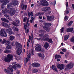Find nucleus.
<instances>
[{"label": "nucleus", "mask_w": 74, "mask_h": 74, "mask_svg": "<svg viewBox=\"0 0 74 74\" xmlns=\"http://www.w3.org/2000/svg\"><path fill=\"white\" fill-rule=\"evenodd\" d=\"M15 45L16 47V53L17 55H19L22 53V45L19 43L16 42H15Z\"/></svg>", "instance_id": "1"}, {"label": "nucleus", "mask_w": 74, "mask_h": 74, "mask_svg": "<svg viewBox=\"0 0 74 74\" xmlns=\"http://www.w3.org/2000/svg\"><path fill=\"white\" fill-rule=\"evenodd\" d=\"M16 11L15 9L12 8H10V10H8L7 9L5 10H3L2 13L3 14H7V13H9L10 15H14Z\"/></svg>", "instance_id": "2"}, {"label": "nucleus", "mask_w": 74, "mask_h": 74, "mask_svg": "<svg viewBox=\"0 0 74 74\" xmlns=\"http://www.w3.org/2000/svg\"><path fill=\"white\" fill-rule=\"evenodd\" d=\"M2 25L5 27H8V29L6 30V33H8L10 35H11L12 34V29L10 27V25H11V24H9V25L5 23H2Z\"/></svg>", "instance_id": "3"}, {"label": "nucleus", "mask_w": 74, "mask_h": 74, "mask_svg": "<svg viewBox=\"0 0 74 74\" xmlns=\"http://www.w3.org/2000/svg\"><path fill=\"white\" fill-rule=\"evenodd\" d=\"M13 56L10 54H8L7 56V57L5 56L3 58V60L6 62H9L11 60H13Z\"/></svg>", "instance_id": "4"}, {"label": "nucleus", "mask_w": 74, "mask_h": 74, "mask_svg": "<svg viewBox=\"0 0 74 74\" xmlns=\"http://www.w3.org/2000/svg\"><path fill=\"white\" fill-rule=\"evenodd\" d=\"M49 36L47 34H45L42 38H41V40L47 41L50 43L52 42V40L51 39H49Z\"/></svg>", "instance_id": "5"}, {"label": "nucleus", "mask_w": 74, "mask_h": 74, "mask_svg": "<svg viewBox=\"0 0 74 74\" xmlns=\"http://www.w3.org/2000/svg\"><path fill=\"white\" fill-rule=\"evenodd\" d=\"M18 4V2L17 1H12V3L10 4H9L7 5L8 8H10V7H12V5H16Z\"/></svg>", "instance_id": "6"}, {"label": "nucleus", "mask_w": 74, "mask_h": 74, "mask_svg": "<svg viewBox=\"0 0 74 74\" xmlns=\"http://www.w3.org/2000/svg\"><path fill=\"white\" fill-rule=\"evenodd\" d=\"M1 3H3L1 7L2 9H5V8L3 7V6H4L5 5H7V4L9 3V0H0Z\"/></svg>", "instance_id": "7"}, {"label": "nucleus", "mask_w": 74, "mask_h": 74, "mask_svg": "<svg viewBox=\"0 0 74 74\" xmlns=\"http://www.w3.org/2000/svg\"><path fill=\"white\" fill-rule=\"evenodd\" d=\"M12 65H9L10 67H12V68H13V69H16V68L17 67H21V66L20 65L18 64V63L16 62H14L12 63Z\"/></svg>", "instance_id": "8"}, {"label": "nucleus", "mask_w": 74, "mask_h": 74, "mask_svg": "<svg viewBox=\"0 0 74 74\" xmlns=\"http://www.w3.org/2000/svg\"><path fill=\"white\" fill-rule=\"evenodd\" d=\"M39 33H42V34H39L40 38H35V39L36 40H41V38H42V37H44V36H42V34H43V33H45V31L44 30H39Z\"/></svg>", "instance_id": "9"}, {"label": "nucleus", "mask_w": 74, "mask_h": 74, "mask_svg": "<svg viewBox=\"0 0 74 74\" xmlns=\"http://www.w3.org/2000/svg\"><path fill=\"white\" fill-rule=\"evenodd\" d=\"M35 45H36L35 47H36L35 48V49L36 51H41L42 50V47L39 44H36Z\"/></svg>", "instance_id": "10"}, {"label": "nucleus", "mask_w": 74, "mask_h": 74, "mask_svg": "<svg viewBox=\"0 0 74 74\" xmlns=\"http://www.w3.org/2000/svg\"><path fill=\"white\" fill-rule=\"evenodd\" d=\"M0 35L2 37H7V34L5 32L4 29H2L1 31H0Z\"/></svg>", "instance_id": "11"}, {"label": "nucleus", "mask_w": 74, "mask_h": 74, "mask_svg": "<svg viewBox=\"0 0 74 74\" xmlns=\"http://www.w3.org/2000/svg\"><path fill=\"white\" fill-rule=\"evenodd\" d=\"M40 4L42 6H47L49 5L48 2L46 1H40Z\"/></svg>", "instance_id": "12"}, {"label": "nucleus", "mask_w": 74, "mask_h": 74, "mask_svg": "<svg viewBox=\"0 0 74 74\" xmlns=\"http://www.w3.org/2000/svg\"><path fill=\"white\" fill-rule=\"evenodd\" d=\"M74 66V64L73 63H71L68 65L66 66V68L65 69V70H67V69L70 70L71 69L72 67H73Z\"/></svg>", "instance_id": "13"}, {"label": "nucleus", "mask_w": 74, "mask_h": 74, "mask_svg": "<svg viewBox=\"0 0 74 74\" xmlns=\"http://www.w3.org/2000/svg\"><path fill=\"white\" fill-rule=\"evenodd\" d=\"M57 67L58 69H59L60 70H62L64 69L65 67V66L63 64H59L57 65Z\"/></svg>", "instance_id": "14"}, {"label": "nucleus", "mask_w": 74, "mask_h": 74, "mask_svg": "<svg viewBox=\"0 0 74 74\" xmlns=\"http://www.w3.org/2000/svg\"><path fill=\"white\" fill-rule=\"evenodd\" d=\"M47 18L48 21H51L54 20L55 17H54V16H47Z\"/></svg>", "instance_id": "15"}, {"label": "nucleus", "mask_w": 74, "mask_h": 74, "mask_svg": "<svg viewBox=\"0 0 74 74\" xmlns=\"http://www.w3.org/2000/svg\"><path fill=\"white\" fill-rule=\"evenodd\" d=\"M20 23V21L18 20H17L15 22L13 21V23H12V24L14 25V26H17L18 25H19V24Z\"/></svg>", "instance_id": "16"}, {"label": "nucleus", "mask_w": 74, "mask_h": 74, "mask_svg": "<svg viewBox=\"0 0 74 74\" xmlns=\"http://www.w3.org/2000/svg\"><path fill=\"white\" fill-rule=\"evenodd\" d=\"M38 56L39 57H40V58H41L43 60V59H44V58L45 57V56H44V54H42L41 53H39L38 54Z\"/></svg>", "instance_id": "17"}, {"label": "nucleus", "mask_w": 74, "mask_h": 74, "mask_svg": "<svg viewBox=\"0 0 74 74\" xmlns=\"http://www.w3.org/2000/svg\"><path fill=\"white\" fill-rule=\"evenodd\" d=\"M40 64L38 63H34L32 64V65L34 67H39L40 66Z\"/></svg>", "instance_id": "18"}, {"label": "nucleus", "mask_w": 74, "mask_h": 74, "mask_svg": "<svg viewBox=\"0 0 74 74\" xmlns=\"http://www.w3.org/2000/svg\"><path fill=\"white\" fill-rule=\"evenodd\" d=\"M27 56V58L26 59V62H27L28 61L30 60V53H29Z\"/></svg>", "instance_id": "19"}, {"label": "nucleus", "mask_w": 74, "mask_h": 74, "mask_svg": "<svg viewBox=\"0 0 74 74\" xmlns=\"http://www.w3.org/2000/svg\"><path fill=\"white\" fill-rule=\"evenodd\" d=\"M29 21V18H28L27 19L26 24H24V28L25 30L26 29H27V23H28Z\"/></svg>", "instance_id": "20"}, {"label": "nucleus", "mask_w": 74, "mask_h": 74, "mask_svg": "<svg viewBox=\"0 0 74 74\" xmlns=\"http://www.w3.org/2000/svg\"><path fill=\"white\" fill-rule=\"evenodd\" d=\"M44 47L45 49H47L49 47V44H48V43L45 42V45Z\"/></svg>", "instance_id": "21"}, {"label": "nucleus", "mask_w": 74, "mask_h": 74, "mask_svg": "<svg viewBox=\"0 0 74 74\" xmlns=\"http://www.w3.org/2000/svg\"><path fill=\"white\" fill-rule=\"evenodd\" d=\"M1 21H4L5 22H6V23H8L9 22V21L8 20L4 18H1Z\"/></svg>", "instance_id": "22"}, {"label": "nucleus", "mask_w": 74, "mask_h": 74, "mask_svg": "<svg viewBox=\"0 0 74 74\" xmlns=\"http://www.w3.org/2000/svg\"><path fill=\"white\" fill-rule=\"evenodd\" d=\"M14 39H15V37L14 36H11L10 37V41H13Z\"/></svg>", "instance_id": "23"}, {"label": "nucleus", "mask_w": 74, "mask_h": 74, "mask_svg": "<svg viewBox=\"0 0 74 74\" xmlns=\"http://www.w3.org/2000/svg\"><path fill=\"white\" fill-rule=\"evenodd\" d=\"M52 69L53 70H55L56 72H58V70H57V69H56V67L55 66L52 65Z\"/></svg>", "instance_id": "24"}, {"label": "nucleus", "mask_w": 74, "mask_h": 74, "mask_svg": "<svg viewBox=\"0 0 74 74\" xmlns=\"http://www.w3.org/2000/svg\"><path fill=\"white\" fill-rule=\"evenodd\" d=\"M44 14V12H39L37 13L35 15V16H38V15H43Z\"/></svg>", "instance_id": "25"}, {"label": "nucleus", "mask_w": 74, "mask_h": 74, "mask_svg": "<svg viewBox=\"0 0 74 74\" xmlns=\"http://www.w3.org/2000/svg\"><path fill=\"white\" fill-rule=\"evenodd\" d=\"M30 40H31V43L32 44V46H33V44H34V40H33V39L29 38V39L28 40L29 42H30Z\"/></svg>", "instance_id": "26"}, {"label": "nucleus", "mask_w": 74, "mask_h": 74, "mask_svg": "<svg viewBox=\"0 0 74 74\" xmlns=\"http://www.w3.org/2000/svg\"><path fill=\"white\" fill-rule=\"evenodd\" d=\"M4 52L5 53H10L12 52V51L10 50H5L4 51Z\"/></svg>", "instance_id": "27"}, {"label": "nucleus", "mask_w": 74, "mask_h": 74, "mask_svg": "<svg viewBox=\"0 0 74 74\" xmlns=\"http://www.w3.org/2000/svg\"><path fill=\"white\" fill-rule=\"evenodd\" d=\"M8 69L9 71V73H10V72H13L14 71V69L12 68H8Z\"/></svg>", "instance_id": "28"}, {"label": "nucleus", "mask_w": 74, "mask_h": 74, "mask_svg": "<svg viewBox=\"0 0 74 74\" xmlns=\"http://www.w3.org/2000/svg\"><path fill=\"white\" fill-rule=\"evenodd\" d=\"M43 28L44 29H45V30H46V31H47V32L49 31V28L47 27L46 26H44Z\"/></svg>", "instance_id": "29"}, {"label": "nucleus", "mask_w": 74, "mask_h": 74, "mask_svg": "<svg viewBox=\"0 0 74 74\" xmlns=\"http://www.w3.org/2000/svg\"><path fill=\"white\" fill-rule=\"evenodd\" d=\"M12 29L14 31H16V32L18 31V29L15 27H12Z\"/></svg>", "instance_id": "30"}, {"label": "nucleus", "mask_w": 74, "mask_h": 74, "mask_svg": "<svg viewBox=\"0 0 74 74\" xmlns=\"http://www.w3.org/2000/svg\"><path fill=\"white\" fill-rule=\"evenodd\" d=\"M7 42V40L5 39H3L1 42V43L2 44H5L6 42Z\"/></svg>", "instance_id": "31"}, {"label": "nucleus", "mask_w": 74, "mask_h": 74, "mask_svg": "<svg viewBox=\"0 0 74 74\" xmlns=\"http://www.w3.org/2000/svg\"><path fill=\"white\" fill-rule=\"evenodd\" d=\"M64 40H67L69 38V35H67L64 36Z\"/></svg>", "instance_id": "32"}, {"label": "nucleus", "mask_w": 74, "mask_h": 74, "mask_svg": "<svg viewBox=\"0 0 74 74\" xmlns=\"http://www.w3.org/2000/svg\"><path fill=\"white\" fill-rule=\"evenodd\" d=\"M61 56L60 55H56L55 56V59H58V58H61Z\"/></svg>", "instance_id": "33"}, {"label": "nucleus", "mask_w": 74, "mask_h": 74, "mask_svg": "<svg viewBox=\"0 0 74 74\" xmlns=\"http://www.w3.org/2000/svg\"><path fill=\"white\" fill-rule=\"evenodd\" d=\"M73 21H71L70 22H69L68 24V26H71L72 24H73Z\"/></svg>", "instance_id": "34"}, {"label": "nucleus", "mask_w": 74, "mask_h": 74, "mask_svg": "<svg viewBox=\"0 0 74 74\" xmlns=\"http://www.w3.org/2000/svg\"><path fill=\"white\" fill-rule=\"evenodd\" d=\"M12 48V47H11V45H8L6 47L5 49H11Z\"/></svg>", "instance_id": "35"}, {"label": "nucleus", "mask_w": 74, "mask_h": 74, "mask_svg": "<svg viewBox=\"0 0 74 74\" xmlns=\"http://www.w3.org/2000/svg\"><path fill=\"white\" fill-rule=\"evenodd\" d=\"M28 14L29 17H30L31 16H33V13L32 12L31 13H29V12H28Z\"/></svg>", "instance_id": "36"}, {"label": "nucleus", "mask_w": 74, "mask_h": 74, "mask_svg": "<svg viewBox=\"0 0 74 74\" xmlns=\"http://www.w3.org/2000/svg\"><path fill=\"white\" fill-rule=\"evenodd\" d=\"M45 24L46 25V26H51V25H52V24L49 23H45Z\"/></svg>", "instance_id": "37"}, {"label": "nucleus", "mask_w": 74, "mask_h": 74, "mask_svg": "<svg viewBox=\"0 0 74 74\" xmlns=\"http://www.w3.org/2000/svg\"><path fill=\"white\" fill-rule=\"evenodd\" d=\"M10 44V42L9 40H7L6 43H5V45H8Z\"/></svg>", "instance_id": "38"}, {"label": "nucleus", "mask_w": 74, "mask_h": 74, "mask_svg": "<svg viewBox=\"0 0 74 74\" xmlns=\"http://www.w3.org/2000/svg\"><path fill=\"white\" fill-rule=\"evenodd\" d=\"M26 8H27V5H23V6L22 8L23 10H24V8L25 10H26Z\"/></svg>", "instance_id": "39"}, {"label": "nucleus", "mask_w": 74, "mask_h": 74, "mask_svg": "<svg viewBox=\"0 0 74 74\" xmlns=\"http://www.w3.org/2000/svg\"><path fill=\"white\" fill-rule=\"evenodd\" d=\"M51 10V8L49 7H46V11H49Z\"/></svg>", "instance_id": "40"}, {"label": "nucleus", "mask_w": 74, "mask_h": 74, "mask_svg": "<svg viewBox=\"0 0 74 74\" xmlns=\"http://www.w3.org/2000/svg\"><path fill=\"white\" fill-rule=\"evenodd\" d=\"M60 32H61V33H63V32H64V27H62L61 29H60Z\"/></svg>", "instance_id": "41"}, {"label": "nucleus", "mask_w": 74, "mask_h": 74, "mask_svg": "<svg viewBox=\"0 0 74 74\" xmlns=\"http://www.w3.org/2000/svg\"><path fill=\"white\" fill-rule=\"evenodd\" d=\"M38 71L36 69H34L32 71V73H37Z\"/></svg>", "instance_id": "42"}, {"label": "nucleus", "mask_w": 74, "mask_h": 74, "mask_svg": "<svg viewBox=\"0 0 74 74\" xmlns=\"http://www.w3.org/2000/svg\"><path fill=\"white\" fill-rule=\"evenodd\" d=\"M41 10H42V11H44L45 12H46V7L42 8Z\"/></svg>", "instance_id": "43"}, {"label": "nucleus", "mask_w": 74, "mask_h": 74, "mask_svg": "<svg viewBox=\"0 0 74 74\" xmlns=\"http://www.w3.org/2000/svg\"><path fill=\"white\" fill-rule=\"evenodd\" d=\"M68 19H69V17H68V16H65L64 17V21H67V20H68Z\"/></svg>", "instance_id": "44"}, {"label": "nucleus", "mask_w": 74, "mask_h": 74, "mask_svg": "<svg viewBox=\"0 0 74 74\" xmlns=\"http://www.w3.org/2000/svg\"><path fill=\"white\" fill-rule=\"evenodd\" d=\"M69 13L68 10H66L65 12H64V14L65 16H66V14H68V13Z\"/></svg>", "instance_id": "45"}, {"label": "nucleus", "mask_w": 74, "mask_h": 74, "mask_svg": "<svg viewBox=\"0 0 74 74\" xmlns=\"http://www.w3.org/2000/svg\"><path fill=\"white\" fill-rule=\"evenodd\" d=\"M70 41L71 42H74V37L71 38Z\"/></svg>", "instance_id": "46"}, {"label": "nucleus", "mask_w": 74, "mask_h": 74, "mask_svg": "<svg viewBox=\"0 0 74 74\" xmlns=\"http://www.w3.org/2000/svg\"><path fill=\"white\" fill-rule=\"evenodd\" d=\"M33 34H32V36H29V39H30V38L33 39Z\"/></svg>", "instance_id": "47"}, {"label": "nucleus", "mask_w": 74, "mask_h": 74, "mask_svg": "<svg viewBox=\"0 0 74 74\" xmlns=\"http://www.w3.org/2000/svg\"><path fill=\"white\" fill-rule=\"evenodd\" d=\"M66 49H62V51L63 52H64L66 51Z\"/></svg>", "instance_id": "48"}, {"label": "nucleus", "mask_w": 74, "mask_h": 74, "mask_svg": "<svg viewBox=\"0 0 74 74\" xmlns=\"http://www.w3.org/2000/svg\"><path fill=\"white\" fill-rule=\"evenodd\" d=\"M32 55H34V49H32Z\"/></svg>", "instance_id": "49"}, {"label": "nucleus", "mask_w": 74, "mask_h": 74, "mask_svg": "<svg viewBox=\"0 0 74 74\" xmlns=\"http://www.w3.org/2000/svg\"><path fill=\"white\" fill-rule=\"evenodd\" d=\"M4 71L6 73H8V74L9 73V71H7V69H5L4 70Z\"/></svg>", "instance_id": "50"}, {"label": "nucleus", "mask_w": 74, "mask_h": 74, "mask_svg": "<svg viewBox=\"0 0 74 74\" xmlns=\"http://www.w3.org/2000/svg\"><path fill=\"white\" fill-rule=\"evenodd\" d=\"M26 19H27V17H25L23 18V22H26Z\"/></svg>", "instance_id": "51"}, {"label": "nucleus", "mask_w": 74, "mask_h": 74, "mask_svg": "<svg viewBox=\"0 0 74 74\" xmlns=\"http://www.w3.org/2000/svg\"><path fill=\"white\" fill-rule=\"evenodd\" d=\"M69 31L70 32H73V28H69Z\"/></svg>", "instance_id": "52"}, {"label": "nucleus", "mask_w": 74, "mask_h": 74, "mask_svg": "<svg viewBox=\"0 0 74 74\" xmlns=\"http://www.w3.org/2000/svg\"><path fill=\"white\" fill-rule=\"evenodd\" d=\"M4 16L5 17H6L8 18H9V16L7 14H5Z\"/></svg>", "instance_id": "53"}, {"label": "nucleus", "mask_w": 74, "mask_h": 74, "mask_svg": "<svg viewBox=\"0 0 74 74\" xmlns=\"http://www.w3.org/2000/svg\"><path fill=\"white\" fill-rule=\"evenodd\" d=\"M70 28H68L66 31V32H70Z\"/></svg>", "instance_id": "54"}, {"label": "nucleus", "mask_w": 74, "mask_h": 74, "mask_svg": "<svg viewBox=\"0 0 74 74\" xmlns=\"http://www.w3.org/2000/svg\"><path fill=\"white\" fill-rule=\"evenodd\" d=\"M15 43V42H13L12 43V45L13 46H14V43Z\"/></svg>", "instance_id": "55"}, {"label": "nucleus", "mask_w": 74, "mask_h": 74, "mask_svg": "<svg viewBox=\"0 0 74 74\" xmlns=\"http://www.w3.org/2000/svg\"><path fill=\"white\" fill-rule=\"evenodd\" d=\"M8 19L9 21H12V19H11V17H9L8 18Z\"/></svg>", "instance_id": "56"}, {"label": "nucleus", "mask_w": 74, "mask_h": 74, "mask_svg": "<svg viewBox=\"0 0 74 74\" xmlns=\"http://www.w3.org/2000/svg\"><path fill=\"white\" fill-rule=\"evenodd\" d=\"M34 20L32 19V20H30V23H33V21Z\"/></svg>", "instance_id": "57"}, {"label": "nucleus", "mask_w": 74, "mask_h": 74, "mask_svg": "<svg viewBox=\"0 0 74 74\" xmlns=\"http://www.w3.org/2000/svg\"><path fill=\"white\" fill-rule=\"evenodd\" d=\"M68 61H67L66 60H65L64 61V63H67Z\"/></svg>", "instance_id": "58"}, {"label": "nucleus", "mask_w": 74, "mask_h": 74, "mask_svg": "<svg viewBox=\"0 0 74 74\" xmlns=\"http://www.w3.org/2000/svg\"><path fill=\"white\" fill-rule=\"evenodd\" d=\"M66 8L67 7H68V2H66Z\"/></svg>", "instance_id": "59"}, {"label": "nucleus", "mask_w": 74, "mask_h": 74, "mask_svg": "<svg viewBox=\"0 0 74 74\" xmlns=\"http://www.w3.org/2000/svg\"><path fill=\"white\" fill-rule=\"evenodd\" d=\"M60 53H61V54H62V55H63V54H64V53L62 51H60Z\"/></svg>", "instance_id": "60"}, {"label": "nucleus", "mask_w": 74, "mask_h": 74, "mask_svg": "<svg viewBox=\"0 0 74 74\" xmlns=\"http://www.w3.org/2000/svg\"><path fill=\"white\" fill-rule=\"evenodd\" d=\"M51 13V11H49L47 12V14H50Z\"/></svg>", "instance_id": "61"}, {"label": "nucleus", "mask_w": 74, "mask_h": 74, "mask_svg": "<svg viewBox=\"0 0 74 74\" xmlns=\"http://www.w3.org/2000/svg\"><path fill=\"white\" fill-rule=\"evenodd\" d=\"M27 47H29V42H27Z\"/></svg>", "instance_id": "62"}, {"label": "nucleus", "mask_w": 74, "mask_h": 74, "mask_svg": "<svg viewBox=\"0 0 74 74\" xmlns=\"http://www.w3.org/2000/svg\"><path fill=\"white\" fill-rule=\"evenodd\" d=\"M16 73L17 74H19V73H20V71H17Z\"/></svg>", "instance_id": "63"}, {"label": "nucleus", "mask_w": 74, "mask_h": 74, "mask_svg": "<svg viewBox=\"0 0 74 74\" xmlns=\"http://www.w3.org/2000/svg\"><path fill=\"white\" fill-rule=\"evenodd\" d=\"M72 8L73 9H74V4H72Z\"/></svg>", "instance_id": "64"}]
</instances>
